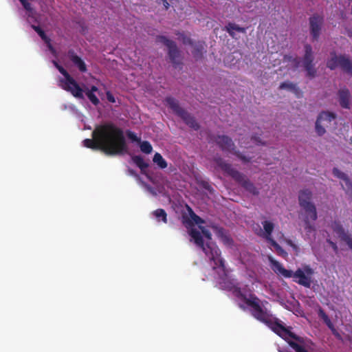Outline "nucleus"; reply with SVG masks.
Wrapping results in <instances>:
<instances>
[{
	"instance_id": "1",
	"label": "nucleus",
	"mask_w": 352,
	"mask_h": 352,
	"mask_svg": "<svg viewBox=\"0 0 352 352\" xmlns=\"http://www.w3.org/2000/svg\"><path fill=\"white\" fill-rule=\"evenodd\" d=\"M188 211L190 219L187 220L186 217H184L183 221L186 227H190L192 223L197 225V228H192L189 231L191 241H193L197 246L200 247L210 260L213 262V264H212V267L214 270H217V273L219 276L221 277L226 276L227 272L224 262L220 256V250L219 248L210 242L211 234L210 230H212L222 243L228 247H231L233 245L232 239L222 228L213 225L205 226L204 225L205 222L199 217L196 215L189 207H188Z\"/></svg>"
},
{
	"instance_id": "2",
	"label": "nucleus",
	"mask_w": 352,
	"mask_h": 352,
	"mask_svg": "<svg viewBox=\"0 0 352 352\" xmlns=\"http://www.w3.org/2000/svg\"><path fill=\"white\" fill-rule=\"evenodd\" d=\"M234 293L251 308L252 314L255 318L266 324L273 331L287 340L296 352H309L307 349V344L305 340L296 336L289 329L283 326L276 318L270 314L264 303L261 302L255 296L247 294L238 288L234 289Z\"/></svg>"
},
{
	"instance_id": "3",
	"label": "nucleus",
	"mask_w": 352,
	"mask_h": 352,
	"mask_svg": "<svg viewBox=\"0 0 352 352\" xmlns=\"http://www.w3.org/2000/svg\"><path fill=\"white\" fill-rule=\"evenodd\" d=\"M85 146L98 148L109 155L122 154L127 151L123 131L113 124L98 126L93 131V140L83 141Z\"/></svg>"
},
{
	"instance_id": "4",
	"label": "nucleus",
	"mask_w": 352,
	"mask_h": 352,
	"mask_svg": "<svg viewBox=\"0 0 352 352\" xmlns=\"http://www.w3.org/2000/svg\"><path fill=\"white\" fill-rule=\"evenodd\" d=\"M270 267L278 276L284 278H293L294 282L309 288L313 283V275L314 271L309 265H302L301 267L293 272L292 270H287L284 266L273 258L269 256Z\"/></svg>"
},
{
	"instance_id": "5",
	"label": "nucleus",
	"mask_w": 352,
	"mask_h": 352,
	"mask_svg": "<svg viewBox=\"0 0 352 352\" xmlns=\"http://www.w3.org/2000/svg\"><path fill=\"white\" fill-rule=\"evenodd\" d=\"M58 71L63 75L64 78L60 79L59 86L63 89L70 92L77 98H83V93L85 92L87 98L95 105L99 103V100L91 91L88 88L82 89L78 84L69 76V74L62 67L54 62Z\"/></svg>"
},
{
	"instance_id": "6",
	"label": "nucleus",
	"mask_w": 352,
	"mask_h": 352,
	"mask_svg": "<svg viewBox=\"0 0 352 352\" xmlns=\"http://www.w3.org/2000/svg\"><path fill=\"white\" fill-rule=\"evenodd\" d=\"M304 212L302 214L303 226L307 232L314 230V223L317 219L316 208L314 204L302 208Z\"/></svg>"
},
{
	"instance_id": "7",
	"label": "nucleus",
	"mask_w": 352,
	"mask_h": 352,
	"mask_svg": "<svg viewBox=\"0 0 352 352\" xmlns=\"http://www.w3.org/2000/svg\"><path fill=\"white\" fill-rule=\"evenodd\" d=\"M327 67L331 69L340 67L346 72L352 74V62L343 56L332 54L327 61Z\"/></svg>"
},
{
	"instance_id": "8",
	"label": "nucleus",
	"mask_w": 352,
	"mask_h": 352,
	"mask_svg": "<svg viewBox=\"0 0 352 352\" xmlns=\"http://www.w3.org/2000/svg\"><path fill=\"white\" fill-rule=\"evenodd\" d=\"M336 116L330 112H322L316 122V130L319 135L325 133V127H329L334 121Z\"/></svg>"
},
{
	"instance_id": "9",
	"label": "nucleus",
	"mask_w": 352,
	"mask_h": 352,
	"mask_svg": "<svg viewBox=\"0 0 352 352\" xmlns=\"http://www.w3.org/2000/svg\"><path fill=\"white\" fill-rule=\"evenodd\" d=\"M166 105L170 107L175 113L179 116L184 120L192 127H195L193 119L177 104V102L170 98L166 100Z\"/></svg>"
},
{
	"instance_id": "10",
	"label": "nucleus",
	"mask_w": 352,
	"mask_h": 352,
	"mask_svg": "<svg viewBox=\"0 0 352 352\" xmlns=\"http://www.w3.org/2000/svg\"><path fill=\"white\" fill-rule=\"evenodd\" d=\"M263 226L264 228L263 235L270 241L272 247L280 255L285 256L286 255V252H285L280 245L276 243L274 241L272 240L270 238V234L274 229V224L268 221H265L263 222Z\"/></svg>"
},
{
	"instance_id": "11",
	"label": "nucleus",
	"mask_w": 352,
	"mask_h": 352,
	"mask_svg": "<svg viewBox=\"0 0 352 352\" xmlns=\"http://www.w3.org/2000/svg\"><path fill=\"white\" fill-rule=\"evenodd\" d=\"M334 234L340 240V241L344 242L349 248L352 250V239L346 234L342 227L337 224L334 223L332 226Z\"/></svg>"
},
{
	"instance_id": "12",
	"label": "nucleus",
	"mask_w": 352,
	"mask_h": 352,
	"mask_svg": "<svg viewBox=\"0 0 352 352\" xmlns=\"http://www.w3.org/2000/svg\"><path fill=\"white\" fill-rule=\"evenodd\" d=\"M157 41L165 45L168 48L170 57L173 60H174L176 54L178 53L174 43L167 39L165 36H159L157 38Z\"/></svg>"
},
{
	"instance_id": "13",
	"label": "nucleus",
	"mask_w": 352,
	"mask_h": 352,
	"mask_svg": "<svg viewBox=\"0 0 352 352\" xmlns=\"http://www.w3.org/2000/svg\"><path fill=\"white\" fill-rule=\"evenodd\" d=\"M312 62L311 48L310 46L305 47V56L302 62L303 66L307 69L308 74L314 76V72L312 71L311 63Z\"/></svg>"
},
{
	"instance_id": "14",
	"label": "nucleus",
	"mask_w": 352,
	"mask_h": 352,
	"mask_svg": "<svg viewBox=\"0 0 352 352\" xmlns=\"http://www.w3.org/2000/svg\"><path fill=\"white\" fill-rule=\"evenodd\" d=\"M311 32L314 37L318 36L321 26V19L319 17L314 16L310 19Z\"/></svg>"
},
{
	"instance_id": "15",
	"label": "nucleus",
	"mask_w": 352,
	"mask_h": 352,
	"mask_svg": "<svg viewBox=\"0 0 352 352\" xmlns=\"http://www.w3.org/2000/svg\"><path fill=\"white\" fill-rule=\"evenodd\" d=\"M311 192L305 190H302L299 194V204L301 208L313 204L311 201Z\"/></svg>"
},
{
	"instance_id": "16",
	"label": "nucleus",
	"mask_w": 352,
	"mask_h": 352,
	"mask_svg": "<svg viewBox=\"0 0 352 352\" xmlns=\"http://www.w3.org/2000/svg\"><path fill=\"white\" fill-rule=\"evenodd\" d=\"M226 30L232 37L234 36L236 32L245 33V28L240 27L239 25L233 23H228L226 27Z\"/></svg>"
},
{
	"instance_id": "17",
	"label": "nucleus",
	"mask_w": 352,
	"mask_h": 352,
	"mask_svg": "<svg viewBox=\"0 0 352 352\" xmlns=\"http://www.w3.org/2000/svg\"><path fill=\"white\" fill-rule=\"evenodd\" d=\"M339 101L344 108H349V93L348 90H341L339 92Z\"/></svg>"
},
{
	"instance_id": "18",
	"label": "nucleus",
	"mask_w": 352,
	"mask_h": 352,
	"mask_svg": "<svg viewBox=\"0 0 352 352\" xmlns=\"http://www.w3.org/2000/svg\"><path fill=\"white\" fill-rule=\"evenodd\" d=\"M153 162L158 166L160 168H165L167 167V163L161 154L156 153L153 159Z\"/></svg>"
},
{
	"instance_id": "19",
	"label": "nucleus",
	"mask_w": 352,
	"mask_h": 352,
	"mask_svg": "<svg viewBox=\"0 0 352 352\" xmlns=\"http://www.w3.org/2000/svg\"><path fill=\"white\" fill-rule=\"evenodd\" d=\"M218 143L223 149H230L232 146L231 140L226 136L219 137L218 138Z\"/></svg>"
},
{
	"instance_id": "20",
	"label": "nucleus",
	"mask_w": 352,
	"mask_h": 352,
	"mask_svg": "<svg viewBox=\"0 0 352 352\" xmlns=\"http://www.w3.org/2000/svg\"><path fill=\"white\" fill-rule=\"evenodd\" d=\"M241 261L245 265H251L254 263V256L248 252H243L241 254Z\"/></svg>"
},
{
	"instance_id": "21",
	"label": "nucleus",
	"mask_w": 352,
	"mask_h": 352,
	"mask_svg": "<svg viewBox=\"0 0 352 352\" xmlns=\"http://www.w3.org/2000/svg\"><path fill=\"white\" fill-rule=\"evenodd\" d=\"M71 59L80 71L85 72L86 70V67L84 62L79 57L75 55H72L71 56Z\"/></svg>"
},
{
	"instance_id": "22",
	"label": "nucleus",
	"mask_w": 352,
	"mask_h": 352,
	"mask_svg": "<svg viewBox=\"0 0 352 352\" xmlns=\"http://www.w3.org/2000/svg\"><path fill=\"white\" fill-rule=\"evenodd\" d=\"M157 220L160 221L161 219L163 222L166 223L167 221L166 213L162 209H157L153 212Z\"/></svg>"
},
{
	"instance_id": "23",
	"label": "nucleus",
	"mask_w": 352,
	"mask_h": 352,
	"mask_svg": "<svg viewBox=\"0 0 352 352\" xmlns=\"http://www.w3.org/2000/svg\"><path fill=\"white\" fill-rule=\"evenodd\" d=\"M333 173L337 177L342 179L345 183L346 186L349 187L351 184L344 173H342L338 168H333Z\"/></svg>"
},
{
	"instance_id": "24",
	"label": "nucleus",
	"mask_w": 352,
	"mask_h": 352,
	"mask_svg": "<svg viewBox=\"0 0 352 352\" xmlns=\"http://www.w3.org/2000/svg\"><path fill=\"white\" fill-rule=\"evenodd\" d=\"M219 167L225 170L226 172H227L228 174L232 175L233 177H236V174L237 173L235 172L232 168H230V165L226 164V163H223V162H220L219 164Z\"/></svg>"
},
{
	"instance_id": "25",
	"label": "nucleus",
	"mask_w": 352,
	"mask_h": 352,
	"mask_svg": "<svg viewBox=\"0 0 352 352\" xmlns=\"http://www.w3.org/2000/svg\"><path fill=\"white\" fill-rule=\"evenodd\" d=\"M140 147L141 151L143 153H146V154L151 153L153 151V147H152L151 144L147 141L141 142Z\"/></svg>"
},
{
	"instance_id": "26",
	"label": "nucleus",
	"mask_w": 352,
	"mask_h": 352,
	"mask_svg": "<svg viewBox=\"0 0 352 352\" xmlns=\"http://www.w3.org/2000/svg\"><path fill=\"white\" fill-rule=\"evenodd\" d=\"M33 28L38 34V35L42 38L43 40H44L47 43H49V40L42 30H41L38 27H35V26H34ZM48 45H49V47L51 49L50 45L48 44Z\"/></svg>"
},
{
	"instance_id": "27",
	"label": "nucleus",
	"mask_w": 352,
	"mask_h": 352,
	"mask_svg": "<svg viewBox=\"0 0 352 352\" xmlns=\"http://www.w3.org/2000/svg\"><path fill=\"white\" fill-rule=\"evenodd\" d=\"M280 89H289V90H291L294 92H296V87H295V85H294L292 83H289V82H284V83H282L280 85Z\"/></svg>"
},
{
	"instance_id": "28",
	"label": "nucleus",
	"mask_w": 352,
	"mask_h": 352,
	"mask_svg": "<svg viewBox=\"0 0 352 352\" xmlns=\"http://www.w3.org/2000/svg\"><path fill=\"white\" fill-rule=\"evenodd\" d=\"M180 41H182L183 42V43L184 44H191L192 42L190 41V39L186 35H184V34H181L179 38H178Z\"/></svg>"
},
{
	"instance_id": "29",
	"label": "nucleus",
	"mask_w": 352,
	"mask_h": 352,
	"mask_svg": "<svg viewBox=\"0 0 352 352\" xmlns=\"http://www.w3.org/2000/svg\"><path fill=\"white\" fill-rule=\"evenodd\" d=\"M325 323L327 324V326L333 331V333L336 334L338 337L340 338V336L338 333L336 332V330L333 329L332 323L329 318H325V320H324Z\"/></svg>"
},
{
	"instance_id": "30",
	"label": "nucleus",
	"mask_w": 352,
	"mask_h": 352,
	"mask_svg": "<svg viewBox=\"0 0 352 352\" xmlns=\"http://www.w3.org/2000/svg\"><path fill=\"white\" fill-rule=\"evenodd\" d=\"M22 5L23 6L24 8L27 10H30L31 7L30 4L27 1V0H19Z\"/></svg>"
},
{
	"instance_id": "31",
	"label": "nucleus",
	"mask_w": 352,
	"mask_h": 352,
	"mask_svg": "<svg viewBox=\"0 0 352 352\" xmlns=\"http://www.w3.org/2000/svg\"><path fill=\"white\" fill-rule=\"evenodd\" d=\"M107 98L110 102H116V99L114 96L110 92L107 93Z\"/></svg>"
},
{
	"instance_id": "32",
	"label": "nucleus",
	"mask_w": 352,
	"mask_h": 352,
	"mask_svg": "<svg viewBox=\"0 0 352 352\" xmlns=\"http://www.w3.org/2000/svg\"><path fill=\"white\" fill-rule=\"evenodd\" d=\"M319 315L323 320H325V318H328L325 313L321 309L319 311Z\"/></svg>"
},
{
	"instance_id": "33",
	"label": "nucleus",
	"mask_w": 352,
	"mask_h": 352,
	"mask_svg": "<svg viewBox=\"0 0 352 352\" xmlns=\"http://www.w3.org/2000/svg\"><path fill=\"white\" fill-rule=\"evenodd\" d=\"M287 243L290 245L292 248L296 251L297 252L298 251V248L296 245L293 244L290 241H287Z\"/></svg>"
},
{
	"instance_id": "34",
	"label": "nucleus",
	"mask_w": 352,
	"mask_h": 352,
	"mask_svg": "<svg viewBox=\"0 0 352 352\" xmlns=\"http://www.w3.org/2000/svg\"><path fill=\"white\" fill-rule=\"evenodd\" d=\"M162 3L166 9H168L169 8L170 5L166 0H162Z\"/></svg>"
},
{
	"instance_id": "35",
	"label": "nucleus",
	"mask_w": 352,
	"mask_h": 352,
	"mask_svg": "<svg viewBox=\"0 0 352 352\" xmlns=\"http://www.w3.org/2000/svg\"><path fill=\"white\" fill-rule=\"evenodd\" d=\"M89 91H91L93 93L98 91V88L96 86H92L91 89H89Z\"/></svg>"
},
{
	"instance_id": "36",
	"label": "nucleus",
	"mask_w": 352,
	"mask_h": 352,
	"mask_svg": "<svg viewBox=\"0 0 352 352\" xmlns=\"http://www.w3.org/2000/svg\"><path fill=\"white\" fill-rule=\"evenodd\" d=\"M346 336L349 340L352 341V330L346 334Z\"/></svg>"
},
{
	"instance_id": "37",
	"label": "nucleus",
	"mask_w": 352,
	"mask_h": 352,
	"mask_svg": "<svg viewBox=\"0 0 352 352\" xmlns=\"http://www.w3.org/2000/svg\"><path fill=\"white\" fill-rule=\"evenodd\" d=\"M331 245H332L333 248L335 250H336L337 247H336V244H335L334 243H333V242H331Z\"/></svg>"
},
{
	"instance_id": "38",
	"label": "nucleus",
	"mask_w": 352,
	"mask_h": 352,
	"mask_svg": "<svg viewBox=\"0 0 352 352\" xmlns=\"http://www.w3.org/2000/svg\"><path fill=\"white\" fill-rule=\"evenodd\" d=\"M130 137L133 139V135H130ZM134 140H136V139L134 138Z\"/></svg>"
}]
</instances>
